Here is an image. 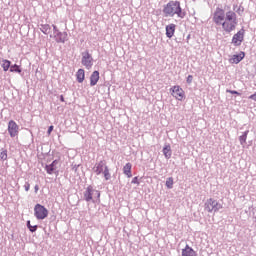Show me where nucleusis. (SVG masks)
Instances as JSON below:
<instances>
[{"label":"nucleus","mask_w":256,"mask_h":256,"mask_svg":"<svg viewBox=\"0 0 256 256\" xmlns=\"http://www.w3.org/2000/svg\"><path fill=\"white\" fill-rule=\"evenodd\" d=\"M212 21L216 27H221L224 33H233L239 24L235 12L228 11L225 13V10L220 7H217L212 13Z\"/></svg>","instance_id":"f257e3e1"},{"label":"nucleus","mask_w":256,"mask_h":256,"mask_svg":"<svg viewBox=\"0 0 256 256\" xmlns=\"http://www.w3.org/2000/svg\"><path fill=\"white\" fill-rule=\"evenodd\" d=\"M165 17H178L179 19H185L187 13L181 8V2L171 0L163 8Z\"/></svg>","instance_id":"f03ea898"},{"label":"nucleus","mask_w":256,"mask_h":256,"mask_svg":"<svg viewBox=\"0 0 256 256\" xmlns=\"http://www.w3.org/2000/svg\"><path fill=\"white\" fill-rule=\"evenodd\" d=\"M101 198V192L99 190H95L93 186H88L84 192V199L89 203V201H92L95 203V201H99Z\"/></svg>","instance_id":"7ed1b4c3"},{"label":"nucleus","mask_w":256,"mask_h":256,"mask_svg":"<svg viewBox=\"0 0 256 256\" xmlns=\"http://www.w3.org/2000/svg\"><path fill=\"white\" fill-rule=\"evenodd\" d=\"M94 172L96 175H101L103 173L106 181L111 179V173H109V167L105 164V161H100L94 166Z\"/></svg>","instance_id":"20e7f679"},{"label":"nucleus","mask_w":256,"mask_h":256,"mask_svg":"<svg viewBox=\"0 0 256 256\" xmlns=\"http://www.w3.org/2000/svg\"><path fill=\"white\" fill-rule=\"evenodd\" d=\"M204 209L208 213H217V211L223 209V204L213 198H210L205 202Z\"/></svg>","instance_id":"39448f33"},{"label":"nucleus","mask_w":256,"mask_h":256,"mask_svg":"<svg viewBox=\"0 0 256 256\" xmlns=\"http://www.w3.org/2000/svg\"><path fill=\"white\" fill-rule=\"evenodd\" d=\"M34 217L40 221H43V219H47V217H49V210H47V208L41 204H36L34 206Z\"/></svg>","instance_id":"423d86ee"},{"label":"nucleus","mask_w":256,"mask_h":256,"mask_svg":"<svg viewBox=\"0 0 256 256\" xmlns=\"http://www.w3.org/2000/svg\"><path fill=\"white\" fill-rule=\"evenodd\" d=\"M170 92L172 97L177 99V101H183V99H185V90H183V88H181L179 85H175L170 88Z\"/></svg>","instance_id":"0eeeda50"},{"label":"nucleus","mask_w":256,"mask_h":256,"mask_svg":"<svg viewBox=\"0 0 256 256\" xmlns=\"http://www.w3.org/2000/svg\"><path fill=\"white\" fill-rule=\"evenodd\" d=\"M8 133L10 137H19V125L14 120L8 122Z\"/></svg>","instance_id":"6e6552de"},{"label":"nucleus","mask_w":256,"mask_h":256,"mask_svg":"<svg viewBox=\"0 0 256 256\" xmlns=\"http://www.w3.org/2000/svg\"><path fill=\"white\" fill-rule=\"evenodd\" d=\"M244 37H245V29H241L232 37V44H234L235 47H239V45L243 43Z\"/></svg>","instance_id":"1a4fd4ad"},{"label":"nucleus","mask_w":256,"mask_h":256,"mask_svg":"<svg viewBox=\"0 0 256 256\" xmlns=\"http://www.w3.org/2000/svg\"><path fill=\"white\" fill-rule=\"evenodd\" d=\"M82 65H84L86 69H91V67H93V58L89 52L84 53L82 57Z\"/></svg>","instance_id":"9d476101"},{"label":"nucleus","mask_w":256,"mask_h":256,"mask_svg":"<svg viewBox=\"0 0 256 256\" xmlns=\"http://www.w3.org/2000/svg\"><path fill=\"white\" fill-rule=\"evenodd\" d=\"M245 59V52H240L239 54H235L230 59V63H241Z\"/></svg>","instance_id":"9b49d317"},{"label":"nucleus","mask_w":256,"mask_h":256,"mask_svg":"<svg viewBox=\"0 0 256 256\" xmlns=\"http://www.w3.org/2000/svg\"><path fill=\"white\" fill-rule=\"evenodd\" d=\"M131 169H133V165L131 163H126L123 167V173L128 177V179H131L133 177V173L131 172Z\"/></svg>","instance_id":"f8f14e48"},{"label":"nucleus","mask_w":256,"mask_h":256,"mask_svg":"<svg viewBox=\"0 0 256 256\" xmlns=\"http://www.w3.org/2000/svg\"><path fill=\"white\" fill-rule=\"evenodd\" d=\"M176 27L177 26L175 24H169L166 26V37H168V39H171V37L175 35Z\"/></svg>","instance_id":"ddd939ff"},{"label":"nucleus","mask_w":256,"mask_h":256,"mask_svg":"<svg viewBox=\"0 0 256 256\" xmlns=\"http://www.w3.org/2000/svg\"><path fill=\"white\" fill-rule=\"evenodd\" d=\"M182 256H197V252L189 245H186L185 248L182 249Z\"/></svg>","instance_id":"4468645a"},{"label":"nucleus","mask_w":256,"mask_h":256,"mask_svg":"<svg viewBox=\"0 0 256 256\" xmlns=\"http://www.w3.org/2000/svg\"><path fill=\"white\" fill-rule=\"evenodd\" d=\"M99 83V71H94L90 76V85L95 87Z\"/></svg>","instance_id":"2eb2a0df"},{"label":"nucleus","mask_w":256,"mask_h":256,"mask_svg":"<svg viewBox=\"0 0 256 256\" xmlns=\"http://www.w3.org/2000/svg\"><path fill=\"white\" fill-rule=\"evenodd\" d=\"M55 37L57 43H65L67 41V32H58Z\"/></svg>","instance_id":"dca6fc26"},{"label":"nucleus","mask_w":256,"mask_h":256,"mask_svg":"<svg viewBox=\"0 0 256 256\" xmlns=\"http://www.w3.org/2000/svg\"><path fill=\"white\" fill-rule=\"evenodd\" d=\"M76 79L78 83H83L85 81V70L79 69L76 73Z\"/></svg>","instance_id":"f3484780"},{"label":"nucleus","mask_w":256,"mask_h":256,"mask_svg":"<svg viewBox=\"0 0 256 256\" xmlns=\"http://www.w3.org/2000/svg\"><path fill=\"white\" fill-rule=\"evenodd\" d=\"M55 165H57V160H54L50 165H46L45 170L48 175H53L55 171Z\"/></svg>","instance_id":"a211bd4d"},{"label":"nucleus","mask_w":256,"mask_h":256,"mask_svg":"<svg viewBox=\"0 0 256 256\" xmlns=\"http://www.w3.org/2000/svg\"><path fill=\"white\" fill-rule=\"evenodd\" d=\"M163 155L165 156L166 159H171V146L170 145H166L163 148Z\"/></svg>","instance_id":"6ab92c4d"},{"label":"nucleus","mask_w":256,"mask_h":256,"mask_svg":"<svg viewBox=\"0 0 256 256\" xmlns=\"http://www.w3.org/2000/svg\"><path fill=\"white\" fill-rule=\"evenodd\" d=\"M40 31H42L44 35H49L51 33V26L49 24H42Z\"/></svg>","instance_id":"aec40b11"},{"label":"nucleus","mask_w":256,"mask_h":256,"mask_svg":"<svg viewBox=\"0 0 256 256\" xmlns=\"http://www.w3.org/2000/svg\"><path fill=\"white\" fill-rule=\"evenodd\" d=\"M2 69L3 71H9V69H11V61L2 60Z\"/></svg>","instance_id":"412c9836"},{"label":"nucleus","mask_w":256,"mask_h":256,"mask_svg":"<svg viewBox=\"0 0 256 256\" xmlns=\"http://www.w3.org/2000/svg\"><path fill=\"white\" fill-rule=\"evenodd\" d=\"M247 135H249V130H246L242 136L239 137V141L241 145H245L247 143Z\"/></svg>","instance_id":"4be33fe9"},{"label":"nucleus","mask_w":256,"mask_h":256,"mask_svg":"<svg viewBox=\"0 0 256 256\" xmlns=\"http://www.w3.org/2000/svg\"><path fill=\"white\" fill-rule=\"evenodd\" d=\"M10 72L11 73H21V67L19 65L14 64L10 67Z\"/></svg>","instance_id":"5701e85b"},{"label":"nucleus","mask_w":256,"mask_h":256,"mask_svg":"<svg viewBox=\"0 0 256 256\" xmlns=\"http://www.w3.org/2000/svg\"><path fill=\"white\" fill-rule=\"evenodd\" d=\"M27 227L31 233H35V231H37V225H31L30 220L27 221Z\"/></svg>","instance_id":"b1692460"},{"label":"nucleus","mask_w":256,"mask_h":256,"mask_svg":"<svg viewBox=\"0 0 256 256\" xmlns=\"http://www.w3.org/2000/svg\"><path fill=\"white\" fill-rule=\"evenodd\" d=\"M173 183H174L173 177L167 178V180H166L167 189H173Z\"/></svg>","instance_id":"393cba45"},{"label":"nucleus","mask_w":256,"mask_h":256,"mask_svg":"<svg viewBox=\"0 0 256 256\" xmlns=\"http://www.w3.org/2000/svg\"><path fill=\"white\" fill-rule=\"evenodd\" d=\"M0 159L2 161H7V150H3L1 153H0Z\"/></svg>","instance_id":"a878e982"},{"label":"nucleus","mask_w":256,"mask_h":256,"mask_svg":"<svg viewBox=\"0 0 256 256\" xmlns=\"http://www.w3.org/2000/svg\"><path fill=\"white\" fill-rule=\"evenodd\" d=\"M131 183L133 184V185H139V177H134L133 179H132V181H131Z\"/></svg>","instance_id":"bb28decb"},{"label":"nucleus","mask_w":256,"mask_h":256,"mask_svg":"<svg viewBox=\"0 0 256 256\" xmlns=\"http://www.w3.org/2000/svg\"><path fill=\"white\" fill-rule=\"evenodd\" d=\"M227 93H231V95H241V93H239L235 90H227Z\"/></svg>","instance_id":"cd10ccee"},{"label":"nucleus","mask_w":256,"mask_h":256,"mask_svg":"<svg viewBox=\"0 0 256 256\" xmlns=\"http://www.w3.org/2000/svg\"><path fill=\"white\" fill-rule=\"evenodd\" d=\"M187 83H189V84L193 83V75H189L187 77Z\"/></svg>","instance_id":"c85d7f7f"},{"label":"nucleus","mask_w":256,"mask_h":256,"mask_svg":"<svg viewBox=\"0 0 256 256\" xmlns=\"http://www.w3.org/2000/svg\"><path fill=\"white\" fill-rule=\"evenodd\" d=\"M24 188H25V191H29L31 189V184H29V182H27L25 185H24Z\"/></svg>","instance_id":"c756f323"},{"label":"nucleus","mask_w":256,"mask_h":256,"mask_svg":"<svg viewBox=\"0 0 256 256\" xmlns=\"http://www.w3.org/2000/svg\"><path fill=\"white\" fill-rule=\"evenodd\" d=\"M249 99H252V101H256V92L249 96Z\"/></svg>","instance_id":"7c9ffc66"},{"label":"nucleus","mask_w":256,"mask_h":256,"mask_svg":"<svg viewBox=\"0 0 256 256\" xmlns=\"http://www.w3.org/2000/svg\"><path fill=\"white\" fill-rule=\"evenodd\" d=\"M53 129H54L53 126H49V128H48V135H51V133H53Z\"/></svg>","instance_id":"2f4dec72"},{"label":"nucleus","mask_w":256,"mask_h":256,"mask_svg":"<svg viewBox=\"0 0 256 256\" xmlns=\"http://www.w3.org/2000/svg\"><path fill=\"white\" fill-rule=\"evenodd\" d=\"M52 27H53L54 33H56V35H57V33H59V29H57V27L55 25H52Z\"/></svg>","instance_id":"473e14b6"},{"label":"nucleus","mask_w":256,"mask_h":256,"mask_svg":"<svg viewBox=\"0 0 256 256\" xmlns=\"http://www.w3.org/2000/svg\"><path fill=\"white\" fill-rule=\"evenodd\" d=\"M34 193H39V185L34 186Z\"/></svg>","instance_id":"72a5a7b5"},{"label":"nucleus","mask_w":256,"mask_h":256,"mask_svg":"<svg viewBox=\"0 0 256 256\" xmlns=\"http://www.w3.org/2000/svg\"><path fill=\"white\" fill-rule=\"evenodd\" d=\"M60 101H62V103H65V97L63 95L60 96Z\"/></svg>","instance_id":"f704fd0d"}]
</instances>
